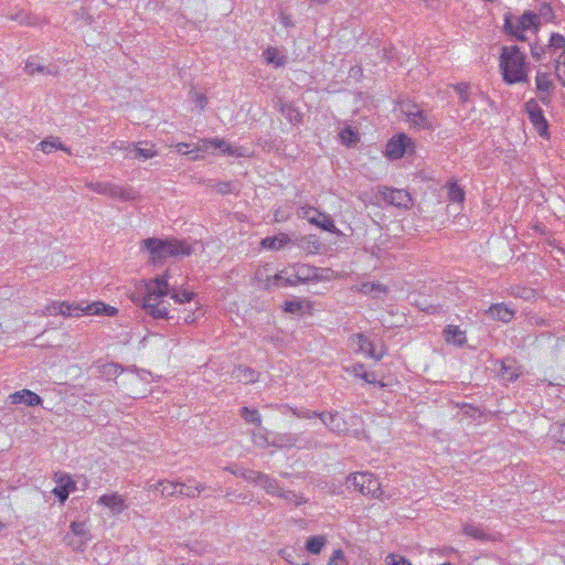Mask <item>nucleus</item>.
Masks as SVG:
<instances>
[{"instance_id": "1", "label": "nucleus", "mask_w": 565, "mask_h": 565, "mask_svg": "<svg viewBox=\"0 0 565 565\" xmlns=\"http://www.w3.org/2000/svg\"><path fill=\"white\" fill-rule=\"evenodd\" d=\"M173 271L167 269L162 275L148 280L136 282L130 292V300L141 307L147 315L154 319H171L170 302L172 299L179 308L178 319L186 324L196 322L203 317L204 311L198 295L188 289H178L177 282H171Z\"/></svg>"}, {"instance_id": "2", "label": "nucleus", "mask_w": 565, "mask_h": 565, "mask_svg": "<svg viewBox=\"0 0 565 565\" xmlns=\"http://www.w3.org/2000/svg\"><path fill=\"white\" fill-rule=\"evenodd\" d=\"M142 247L148 250L152 263H159L173 256H189L193 250L188 242L177 238H147L142 241Z\"/></svg>"}, {"instance_id": "3", "label": "nucleus", "mask_w": 565, "mask_h": 565, "mask_svg": "<svg viewBox=\"0 0 565 565\" xmlns=\"http://www.w3.org/2000/svg\"><path fill=\"white\" fill-rule=\"evenodd\" d=\"M500 68L508 84L525 82L527 72L524 55L518 46H503L500 56Z\"/></svg>"}, {"instance_id": "4", "label": "nucleus", "mask_w": 565, "mask_h": 565, "mask_svg": "<svg viewBox=\"0 0 565 565\" xmlns=\"http://www.w3.org/2000/svg\"><path fill=\"white\" fill-rule=\"evenodd\" d=\"M318 268L308 264H295L274 276L275 280L284 281L286 286L313 281L317 278Z\"/></svg>"}, {"instance_id": "5", "label": "nucleus", "mask_w": 565, "mask_h": 565, "mask_svg": "<svg viewBox=\"0 0 565 565\" xmlns=\"http://www.w3.org/2000/svg\"><path fill=\"white\" fill-rule=\"evenodd\" d=\"M86 188L97 194L117 199L122 202H131L138 199V193L132 186L119 185L111 182H87Z\"/></svg>"}, {"instance_id": "6", "label": "nucleus", "mask_w": 565, "mask_h": 565, "mask_svg": "<svg viewBox=\"0 0 565 565\" xmlns=\"http://www.w3.org/2000/svg\"><path fill=\"white\" fill-rule=\"evenodd\" d=\"M402 111L406 116L409 127L415 130L433 131L438 125L433 115L423 110L417 105L404 104L402 106Z\"/></svg>"}, {"instance_id": "7", "label": "nucleus", "mask_w": 565, "mask_h": 565, "mask_svg": "<svg viewBox=\"0 0 565 565\" xmlns=\"http://www.w3.org/2000/svg\"><path fill=\"white\" fill-rule=\"evenodd\" d=\"M348 487H353L363 495L372 498H381L382 489L381 483L374 475L370 472H354L347 478Z\"/></svg>"}, {"instance_id": "8", "label": "nucleus", "mask_w": 565, "mask_h": 565, "mask_svg": "<svg viewBox=\"0 0 565 565\" xmlns=\"http://www.w3.org/2000/svg\"><path fill=\"white\" fill-rule=\"evenodd\" d=\"M300 218L307 220L310 224L320 227L335 235H341V231L334 225L333 220L327 213L318 211L310 205H303L298 211Z\"/></svg>"}, {"instance_id": "9", "label": "nucleus", "mask_w": 565, "mask_h": 565, "mask_svg": "<svg viewBox=\"0 0 565 565\" xmlns=\"http://www.w3.org/2000/svg\"><path fill=\"white\" fill-rule=\"evenodd\" d=\"M241 478L256 486H259L270 495L278 497L279 491L282 489L279 487L278 481L275 478L260 471L243 469L241 472Z\"/></svg>"}, {"instance_id": "10", "label": "nucleus", "mask_w": 565, "mask_h": 565, "mask_svg": "<svg viewBox=\"0 0 565 565\" xmlns=\"http://www.w3.org/2000/svg\"><path fill=\"white\" fill-rule=\"evenodd\" d=\"M350 345L354 351L363 353L376 361L381 360L385 354L383 347L377 350L375 345L362 333L353 334L350 338Z\"/></svg>"}, {"instance_id": "11", "label": "nucleus", "mask_w": 565, "mask_h": 565, "mask_svg": "<svg viewBox=\"0 0 565 565\" xmlns=\"http://www.w3.org/2000/svg\"><path fill=\"white\" fill-rule=\"evenodd\" d=\"M413 148L414 143L409 137L406 135H398L392 138L385 149V154L390 159H399L402 158L408 148Z\"/></svg>"}, {"instance_id": "12", "label": "nucleus", "mask_w": 565, "mask_h": 565, "mask_svg": "<svg viewBox=\"0 0 565 565\" xmlns=\"http://www.w3.org/2000/svg\"><path fill=\"white\" fill-rule=\"evenodd\" d=\"M381 198L397 207L407 209L411 205V195L402 189L381 188L379 190Z\"/></svg>"}, {"instance_id": "13", "label": "nucleus", "mask_w": 565, "mask_h": 565, "mask_svg": "<svg viewBox=\"0 0 565 565\" xmlns=\"http://www.w3.org/2000/svg\"><path fill=\"white\" fill-rule=\"evenodd\" d=\"M525 110L529 119L541 136L547 135V121L544 118L543 111L539 103L534 99L529 100L525 104Z\"/></svg>"}, {"instance_id": "14", "label": "nucleus", "mask_w": 565, "mask_h": 565, "mask_svg": "<svg viewBox=\"0 0 565 565\" xmlns=\"http://www.w3.org/2000/svg\"><path fill=\"white\" fill-rule=\"evenodd\" d=\"M97 503L109 509L114 515L120 514L127 509L125 498L117 492L103 494Z\"/></svg>"}, {"instance_id": "15", "label": "nucleus", "mask_w": 565, "mask_h": 565, "mask_svg": "<svg viewBox=\"0 0 565 565\" xmlns=\"http://www.w3.org/2000/svg\"><path fill=\"white\" fill-rule=\"evenodd\" d=\"M217 150L222 154H226L234 158L248 157V149L242 146L232 145L228 141L214 138V151Z\"/></svg>"}, {"instance_id": "16", "label": "nucleus", "mask_w": 565, "mask_h": 565, "mask_svg": "<svg viewBox=\"0 0 565 565\" xmlns=\"http://www.w3.org/2000/svg\"><path fill=\"white\" fill-rule=\"evenodd\" d=\"M56 486L53 489L54 495H56L61 502L66 501L70 493L75 490V481L68 475L56 476Z\"/></svg>"}, {"instance_id": "17", "label": "nucleus", "mask_w": 565, "mask_h": 565, "mask_svg": "<svg viewBox=\"0 0 565 565\" xmlns=\"http://www.w3.org/2000/svg\"><path fill=\"white\" fill-rule=\"evenodd\" d=\"M184 482L171 481V480H160L156 484L150 487V490L158 491L160 490L161 497L169 498L174 495H181L183 492Z\"/></svg>"}, {"instance_id": "18", "label": "nucleus", "mask_w": 565, "mask_h": 565, "mask_svg": "<svg viewBox=\"0 0 565 565\" xmlns=\"http://www.w3.org/2000/svg\"><path fill=\"white\" fill-rule=\"evenodd\" d=\"M535 82L540 100L547 105L553 89L551 75L548 73L539 72Z\"/></svg>"}, {"instance_id": "19", "label": "nucleus", "mask_w": 565, "mask_h": 565, "mask_svg": "<svg viewBox=\"0 0 565 565\" xmlns=\"http://www.w3.org/2000/svg\"><path fill=\"white\" fill-rule=\"evenodd\" d=\"M319 418L332 433H343L347 430V423L338 413H320Z\"/></svg>"}, {"instance_id": "20", "label": "nucleus", "mask_w": 565, "mask_h": 565, "mask_svg": "<svg viewBox=\"0 0 565 565\" xmlns=\"http://www.w3.org/2000/svg\"><path fill=\"white\" fill-rule=\"evenodd\" d=\"M10 401L14 405L24 404L28 406H38L42 402L41 397L30 390H21L11 394Z\"/></svg>"}, {"instance_id": "21", "label": "nucleus", "mask_w": 565, "mask_h": 565, "mask_svg": "<svg viewBox=\"0 0 565 565\" xmlns=\"http://www.w3.org/2000/svg\"><path fill=\"white\" fill-rule=\"evenodd\" d=\"M84 313L94 316H108L114 317L117 315V308L106 305L102 301H96L86 307H83Z\"/></svg>"}, {"instance_id": "22", "label": "nucleus", "mask_w": 565, "mask_h": 565, "mask_svg": "<svg viewBox=\"0 0 565 565\" xmlns=\"http://www.w3.org/2000/svg\"><path fill=\"white\" fill-rule=\"evenodd\" d=\"M291 242L286 233H279L276 236H268L262 239L260 245L266 249L279 250Z\"/></svg>"}, {"instance_id": "23", "label": "nucleus", "mask_w": 565, "mask_h": 565, "mask_svg": "<svg viewBox=\"0 0 565 565\" xmlns=\"http://www.w3.org/2000/svg\"><path fill=\"white\" fill-rule=\"evenodd\" d=\"M537 23H539V17L533 12L526 11L520 18L519 24L516 26L518 30L513 31V34L519 40H524L523 35L521 33H519V30L521 32H523V31L530 30L532 28H536Z\"/></svg>"}, {"instance_id": "24", "label": "nucleus", "mask_w": 565, "mask_h": 565, "mask_svg": "<svg viewBox=\"0 0 565 565\" xmlns=\"http://www.w3.org/2000/svg\"><path fill=\"white\" fill-rule=\"evenodd\" d=\"M488 315L495 320L510 322L514 317V311L504 303H497L488 309Z\"/></svg>"}, {"instance_id": "25", "label": "nucleus", "mask_w": 565, "mask_h": 565, "mask_svg": "<svg viewBox=\"0 0 565 565\" xmlns=\"http://www.w3.org/2000/svg\"><path fill=\"white\" fill-rule=\"evenodd\" d=\"M297 245L307 254H318L322 243L316 235H306L298 239Z\"/></svg>"}, {"instance_id": "26", "label": "nucleus", "mask_w": 565, "mask_h": 565, "mask_svg": "<svg viewBox=\"0 0 565 565\" xmlns=\"http://www.w3.org/2000/svg\"><path fill=\"white\" fill-rule=\"evenodd\" d=\"M265 62L275 67H281L286 63V56L280 52L279 49L269 46L263 52Z\"/></svg>"}, {"instance_id": "27", "label": "nucleus", "mask_w": 565, "mask_h": 565, "mask_svg": "<svg viewBox=\"0 0 565 565\" xmlns=\"http://www.w3.org/2000/svg\"><path fill=\"white\" fill-rule=\"evenodd\" d=\"M344 371L354 377L362 379L366 383H375L376 376L372 372H367L363 364L356 363L351 366H345Z\"/></svg>"}, {"instance_id": "28", "label": "nucleus", "mask_w": 565, "mask_h": 565, "mask_svg": "<svg viewBox=\"0 0 565 565\" xmlns=\"http://www.w3.org/2000/svg\"><path fill=\"white\" fill-rule=\"evenodd\" d=\"M232 377L244 384L255 383L258 380V374L248 367L237 366L232 372Z\"/></svg>"}, {"instance_id": "29", "label": "nucleus", "mask_w": 565, "mask_h": 565, "mask_svg": "<svg viewBox=\"0 0 565 565\" xmlns=\"http://www.w3.org/2000/svg\"><path fill=\"white\" fill-rule=\"evenodd\" d=\"M444 334L448 343L462 345L466 342L465 332L457 326H447L444 330Z\"/></svg>"}, {"instance_id": "30", "label": "nucleus", "mask_w": 565, "mask_h": 565, "mask_svg": "<svg viewBox=\"0 0 565 565\" xmlns=\"http://www.w3.org/2000/svg\"><path fill=\"white\" fill-rule=\"evenodd\" d=\"M279 111L292 125H297L302 120V114L291 104L281 103Z\"/></svg>"}, {"instance_id": "31", "label": "nucleus", "mask_w": 565, "mask_h": 565, "mask_svg": "<svg viewBox=\"0 0 565 565\" xmlns=\"http://www.w3.org/2000/svg\"><path fill=\"white\" fill-rule=\"evenodd\" d=\"M327 544V536L326 535H315L307 540L306 542V550L315 555H318L321 553L322 548Z\"/></svg>"}, {"instance_id": "32", "label": "nucleus", "mask_w": 565, "mask_h": 565, "mask_svg": "<svg viewBox=\"0 0 565 565\" xmlns=\"http://www.w3.org/2000/svg\"><path fill=\"white\" fill-rule=\"evenodd\" d=\"M39 147L40 149L44 152V153H52L53 151L55 150H63L67 153H70V149L66 148L60 140L58 138H49V139H45V140H42L40 143H39Z\"/></svg>"}, {"instance_id": "33", "label": "nucleus", "mask_w": 565, "mask_h": 565, "mask_svg": "<svg viewBox=\"0 0 565 565\" xmlns=\"http://www.w3.org/2000/svg\"><path fill=\"white\" fill-rule=\"evenodd\" d=\"M358 291L364 295H374L379 296L382 294H386L387 288L379 282H363L360 286L354 287Z\"/></svg>"}, {"instance_id": "34", "label": "nucleus", "mask_w": 565, "mask_h": 565, "mask_svg": "<svg viewBox=\"0 0 565 565\" xmlns=\"http://www.w3.org/2000/svg\"><path fill=\"white\" fill-rule=\"evenodd\" d=\"M297 443V437L292 434H277L273 440L271 446L276 448L294 447Z\"/></svg>"}, {"instance_id": "35", "label": "nucleus", "mask_w": 565, "mask_h": 565, "mask_svg": "<svg viewBox=\"0 0 565 565\" xmlns=\"http://www.w3.org/2000/svg\"><path fill=\"white\" fill-rule=\"evenodd\" d=\"M239 414L246 423L257 427L262 425V415L257 409L244 406L241 408Z\"/></svg>"}, {"instance_id": "36", "label": "nucleus", "mask_w": 565, "mask_h": 565, "mask_svg": "<svg viewBox=\"0 0 565 565\" xmlns=\"http://www.w3.org/2000/svg\"><path fill=\"white\" fill-rule=\"evenodd\" d=\"M278 497L284 499L287 503L294 504L295 507L305 504L307 502V499L301 493H297L292 490L281 489Z\"/></svg>"}, {"instance_id": "37", "label": "nucleus", "mask_w": 565, "mask_h": 565, "mask_svg": "<svg viewBox=\"0 0 565 565\" xmlns=\"http://www.w3.org/2000/svg\"><path fill=\"white\" fill-rule=\"evenodd\" d=\"M70 530L71 532L67 533L68 535H74L86 541L90 540L89 530L85 522L73 521L70 525Z\"/></svg>"}, {"instance_id": "38", "label": "nucleus", "mask_w": 565, "mask_h": 565, "mask_svg": "<svg viewBox=\"0 0 565 565\" xmlns=\"http://www.w3.org/2000/svg\"><path fill=\"white\" fill-rule=\"evenodd\" d=\"M61 312L58 316L63 317H79L84 315L83 306L78 303L61 302Z\"/></svg>"}, {"instance_id": "39", "label": "nucleus", "mask_w": 565, "mask_h": 565, "mask_svg": "<svg viewBox=\"0 0 565 565\" xmlns=\"http://www.w3.org/2000/svg\"><path fill=\"white\" fill-rule=\"evenodd\" d=\"M188 482L190 484L184 483L183 492H181V495L186 498H195L205 489L203 483L195 482L193 479H188Z\"/></svg>"}, {"instance_id": "40", "label": "nucleus", "mask_w": 565, "mask_h": 565, "mask_svg": "<svg viewBox=\"0 0 565 565\" xmlns=\"http://www.w3.org/2000/svg\"><path fill=\"white\" fill-rule=\"evenodd\" d=\"M250 438H252L253 444L258 448L265 449V448L271 446V440H269L268 431L266 429L253 431L250 434Z\"/></svg>"}, {"instance_id": "41", "label": "nucleus", "mask_w": 565, "mask_h": 565, "mask_svg": "<svg viewBox=\"0 0 565 565\" xmlns=\"http://www.w3.org/2000/svg\"><path fill=\"white\" fill-rule=\"evenodd\" d=\"M448 200L455 203H462L465 200V192L456 182L448 184Z\"/></svg>"}, {"instance_id": "42", "label": "nucleus", "mask_w": 565, "mask_h": 565, "mask_svg": "<svg viewBox=\"0 0 565 565\" xmlns=\"http://www.w3.org/2000/svg\"><path fill=\"white\" fill-rule=\"evenodd\" d=\"M305 307H309V302L300 299L287 300L284 303V310L288 313H300L303 311Z\"/></svg>"}, {"instance_id": "43", "label": "nucleus", "mask_w": 565, "mask_h": 565, "mask_svg": "<svg viewBox=\"0 0 565 565\" xmlns=\"http://www.w3.org/2000/svg\"><path fill=\"white\" fill-rule=\"evenodd\" d=\"M141 145L142 142L134 145L136 157L147 160L158 154L153 145H150L149 147H141Z\"/></svg>"}, {"instance_id": "44", "label": "nucleus", "mask_w": 565, "mask_h": 565, "mask_svg": "<svg viewBox=\"0 0 565 565\" xmlns=\"http://www.w3.org/2000/svg\"><path fill=\"white\" fill-rule=\"evenodd\" d=\"M64 542L67 546H70L75 552H83L86 548L87 542L86 540L78 539L74 535H64Z\"/></svg>"}, {"instance_id": "45", "label": "nucleus", "mask_w": 565, "mask_h": 565, "mask_svg": "<svg viewBox=\"0 0 565 565\" xmlns=\"http://www.w3.org/2000/svg\"><path fill=\"white\" fill-rule=\"evenodd\" d=\"M282 408L286 411H289L294 416H296L298 418H307V419H311L315 417L319 418V414H320V413L312 412L309 409L290 407L288 405H285Z\"/></svg>"}, {"instance_id": "46", "label": "nucleus", "mask_w": 565, "mask_h": 565, "mask_svg": "<svg viewBox=\"0 0 565 565\" xmlns=\"http://www.w3.org/2000/svg\"><path fill=\"white\" fill-rule=\"evenodd\" d=\"M24 71L28 75H34L36 73L54 74L51 70L34 61H28L25 63Z\"/></svg>"}, {"instance_id": "47", "label": "nucleus", "mask_w": 565, "mask_h": 565, "mask_svg": "<svg viewBox=\"0 0 565 565\" xmlns=\"http://www.w3.org/2000/svg\"><path fill=\"white\" fill-rule=\"evenodd\" d=\"M194 152H214V138L201 139L192 149Z\"/></svg>"}, {"instance_id": "48", "label": "nucleus", "mask_w": 565, "mask_h": 565, "mask_svg": "<svg viewBox=\"0 0 565 565\" xmlns=\"http://www.w3.org/2000/svg\"><path fill=\"white\" fill-rule=\"evenodd\" d=\"M463 533L470 537H473L476 540H487V534L482 531V529L472 525L467 524L463 526Z\"/></svg>"}, {"instance_id": "49", "label": "nucleus", "mask_w": 565, "mask_h": 565, "mask_svg": "<svg viewBox=\"0 0 565 565\" xmlns=\"http://www.w3.org/2000/svg\"><path fill=\"white\" fill-rule=\"evenodd\" d=\"M551 434L556 441L565 444V423H555L552 425Z\"/></svg>"}, {"instance_id": "50", "label": "nucleus", "mask_w": 565, "mask_h": 565, "mask_svg": "<svg viewBox=\"0 0 565 565\" xmlns=\"http://www.w3.org/2000/svg\"><path fill=\"white\" fill-rule=\"evenodd\" d=\"M340 139L342 143L349 146L358 141V136L352 128L347 127L340 132Z\"/></svg>"}, {"instance_id": "51", "label": "nucleus", "mask_w": 565, "mask_h": 565, "mask_svg": "<svg viewBox=\"0 0 565 565\" xmlns=\"http://www.w3.org/2000/svg\"><path fill=\"white\" fill-rule=\"evenodd\" d=\"M386 565H413L406 557L391 553L385 557Z\"/></svg>"}, {"instance_id": "52", "label": "nucleus", "mask_w": 565, "mask_h": 565, "mask_svg": "<svg viewBox=\"0 0 565 565\" xmlns=\"http://www.w3.org/2000/svg\"><path fill=\"white\" fill-rule=\"evenodd\" d=\"M190 97L200 110H203L207 105V98L203 93H200L198 90H191Z\"/></svg>"}, {"instance_id": "53", "label": "nucleus", "mask_w": 565, "mask_h": 565, "mask_svg": "<svg viewBox=\"0 0 565 565\" xmlns=\"http://www.w3.org/2000/svg\"><path fill=\"white\" fill-rule=\"evenodd\" d=\"M102 373H103V375L107 376L108 379H110L111 376L117 377L120 374H122V372L120 371V367L115 363L104 364L102 366Z\"/></svg>"}, {"instance_id": "54", "label": "nucleus", "mask_w": 565, "mask_h": 565, "mask_svg": "<svg viewBox=\"0 0 565 565\" xmlns=\"http://www.w3.org/2000/svg\"><path fill=\"white\" fill-rule=\"evenodd\" d=\"M61 302L58 301H52L47 303L41 311V316L49 317V316H58L61 312Z\"/></svg>"}, {"instance_id": "55", "label": "nucleus", "mask_w": 565, "mask_h": 565, "mask_svg": "<svg viewBox=\"0 0 565 565\" xmlns=\"http://www.w3.org/2000/svg\"><path fill=\"white\" fill-rule=\"evenodd\" d=\"M328 565H349L344 553L342 550L338 548L333 551L332 556L330 557Z\"/></svg>"}, {"instance_id": "56", "label": "nucleus", "mask_w": 565, "mask_h": 565, "mask_svg": "<svg viewBox=\"0 0 565 565\" xmlns=\"http://www.w3.org/2000/svg\"><path fill=\"white\" fill-rule=\"evenodd\" d=\"M548 47L565 51V38L558 33L552 34Z\"/></svg>"}, {"instance_id": "57", "label": "nucleus", "mask_w": 565, "mask_h": 565, "mask_svg": "<svg viewBox=\"0 0 565 565\" xmlns=\"http://www.w3.org/2000/svg\"><path fill=\"white\" fill-rule=\"evenodd\" d=\"M501 376L503 380L511 382L516 380L519 374L511 365H507L505 363H503L501 369Z\"/></svg>"}, {"instance_id": "58", "label": "nucleus", "mask_w": 565, "mask_h": 565, "mask_svg": "<svg viewBox=\"0 0 565 565\" xmlns=\"http://www.w3.org/2000/svg\"><path fill=\"white\" fill-rule=\"evenodd\" d=\"M333 278H334L333 270H331L329 268H324V269L318 268L317 278H315V280L322 281V280H331Z\"/></svg>"}, {"instance_id": "59", "label": "nucleus", "mask_w": 565, "mask_h": 565, "mask_svg": "<svg viewBox=\"0 0 565 565\" xmlns=\"http://www.w3.org/2000/svg\"><path fill=\"white\" fill-rule=\"evenodd\" d=\"M555 72L558 81L565 86V62H558Z\"/></svg>"}, {"instance_id": "60", "label": "nucleus", "mask_w": 565, "mask_h": 565, "mask_svg": "<svg viewBox=\"0 0 565 565\" xmlns=\"http://www.w3.org/2000/svg\"><path fill=\"white\" fill-rule=\"evenodd\" d=\"M217 188V192L222 193V194H226V193H230L232 192L233 188H232V183L230 182H223V183H218L216 185Z\"/></svg>"}, {"instance_id": "61", "label": "nucleus", "mask_w": 565, "mask_h": 565, "mask_svg": "<svg viewBox=\"0 0 565 565\" xmlns=\"http://www.w3.org/2000/svg\"><path fill=\"white\" fill-rule=\"evenodd\" d=\"M288 217H289V213H285L280 209H277L274 213V220L276 222H285L286 220H288Z\"/></svg>"}, {"instance_id": "62", "label": "nucleus", "mask_w": 565, "mask_h": 565, "mask_svg": "<svg viewBox=\"0 0 565 565\" xmlns=\"http://www.w3.org/2000/svg\"><path fill=\"white\" fill-rule=\"evenodd\" d=\"M126 382H128L130 384L138 382V375L132 372L124 374L122 383H126Z\"/></svg>"}, {"instance_id": "63", "label": "nucleus", "mask_w": 565, "mask_h": 565, "mask_svg": "<svg viewBox=\"0 0 565 565\" xmlns=\"http://www.w3.org/2000/svg\"><path fill=\"white\" fill-rule=\"evenodd\" d=\"M189 147H190V145L186 143V142H179V143L175 145L177 151L181 152L183 154H188V153L193 152L192 150L191 151L188 150Z\"/></svg>"}, {"instance_id": "64", "label": "nucleus", "mask_w": 565, "mask_h": 565, "mask_svg": "<svg viewBox=\"0 0 565 565\" xmlns=\"http://www.w3.org/2000/svg\"><path fill=\"white\" fill-rule=\"evenodd\" d=\"M542 53H543V50L541 49L540 51L536 50V47H532V55L533 57H535L536 60H541L542 57Z\"/></svg>"}]
</instances>
